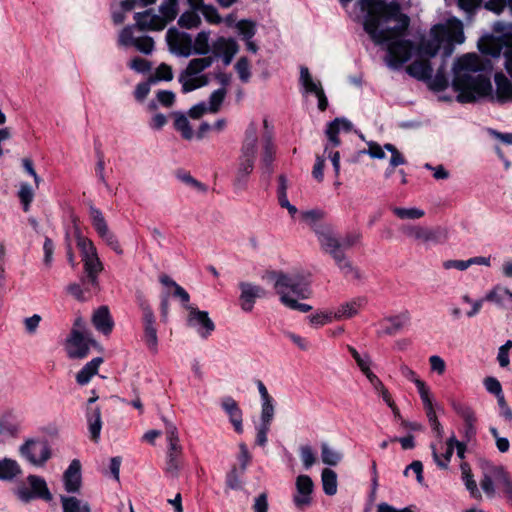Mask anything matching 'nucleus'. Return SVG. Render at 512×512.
Wrapping results in <instances>:
<instances>
[{
    "mask_svg": "<svg viewBox=\"0 0 512 512\" xmlns=\"http://www.w3.org/2000/svg\"><path fill=\"white\" fill-rule=\"evenodd\" d=\"M84 266L85 276L81 278V284H89L93 290L99 289L98 276L104 269L103 263L101 262L98 252L92 255L81 258Z\"/></svg>",
    "mask_w": 512,
    "mask_h": 512,
    "instance_id": "18",
    "label": "nucleus"
},
{
    "mask_svg": "<svg viewBox=\"0 0 512 512\" xmlns=\"http://www.w3.org/2000/svg\"><path fill=\"white\" fill-rule=\"evenodd\" d=\"M311 325L320 327L330 323L334 319V314L331 312H318L308 317Z\"/></svg>",
    "mask_w": 512,
    "mask_h": 512,
    "instance_id": "64",
    "label": "nucleus"
},
{
    "mask_svg": "<svg viewBox=\"0 0 512 512\" xmlns=\"http://www.w3.org/2000/svg\"><path fill=\"white\" fill-rule=\"evenodd\" d=\"M299 82L301 86L304 88L305 93H311V94H317L319 91H322V85L320 81H315L310 72L309 69L306 66L300 67V77Z\"/></svg>",
    "mask_w": 512,
    "mask_h": 512,
    "instance_id": "40",
    "label": "nucleus"
},
{
    "mask_svg": "<svg viewBox=\"0 0 512 512\" xmlns=\"http://www.w3.org/2000/svg\"><path fill=\"white\" fill-rule=\"evenodd\" d=\"M199 11L210 24H220L222 22V18L220 17L218 10L213 5L204 4Z\"/></svg>",
    "mask_w": 512,
    "mask_h": 512,
    "instance_id": "57",
    "label": "nucleus"
},
{
    "mask_svg": "<svg viewBox=\"0 0 512 512\" xmlns=\"http://www.w3.org/2000/svg\"><path fill=\"white\" fill-rule=\"evenodd\" d=\"M97 399L98 396L96 395L88 399L85 413L89 437L94 443H98L100 440L103 424L101 418V408L99 406H92V404L96 402Z\"/></svg>",
    "mask_w": 512,
    "mask_h": 512,
    "instance_id": "19",
    "label": "nucleus"
},
{
    "mask_svg": "<svg viewBox=\"0 0 512 512\" xmlns=\"http://www.w3.org/2000/svg\"><path fill=\"white\" fill-rule=\"evenodd\" d=\"M322 250L328 253L345 277L360 278L359 271L353 266L345 252L340 249L339 238L330 227H318L314 229Z\"/></svg>",
    "mask_w": 512,
    "mask_h": 512,
    "instance_id": "4",
    "label": "nucleus"
},
{
    "mask_svg": "<svg viewBox=\"0 0 512 512\" xmlns=\"http://www.w3.org/2000/svg\"><path fill=\"white\" fill-rule=\"evenodd\" d=\"M276 148L273 142L272 135L270 133H266L263 136V152H262V164L267 174H271L273 172V161L275 156Z\"/></svg>",
    "mask_w": 512,
    "mask_h": 512,
    "instance_id": "35",
    "label": "nucleus"
},
{
    "mask_svg": "<svg viewBox=\"0 0 512 512\" xmlns=\"http://www.w3.org/2000/svg\"><path fill=\"white\" fill-rule=\"evenodd\" d=\"M210 31H201L195 37V40H192V51L193 54L197 55H207L210 52Z\"/></svg>",
    "mask_w": 512,
    "mask_h": 512,
    "instance_id": "44",
    "label": "nucleus"
},
{
    "mask_svg": "<svg viewBox=\"0 0 512 512\" xmlns=\"http://www.w3.org/2000/svg\"><path fill=\"white\" fill-rule=\"evenodd\" d=\"M393 213L400 219H419L425 215L424 210L412 207V208H402V207H394L392 209Z\"/></svg>",
    "mask_w": 512,
    "mask_h": 512,
    "instance_id": "52",
    "label": "nucleus"
},
{
    "mask_svg": "<svg viewBox=\"0 0 512 512\" xmlns=\"http://www.w3.org/2000/svg\"><path fill=\"white\" fill-rule=\"evenodd\" d=\"M91 345H96V341L90 334L72 329L66 340L67 355L70 359H84L89 354Z\"/></svg>",
    "mask_w": 512,
    "mask_h": 512,
    "instance_id": "10",
    "label": "nucleus"
},
{
    "mask_svg": "<svg viewBox=\"0 0 512 512\" xmlns=\"http://www.w3.org/2000/svg\"><path fill=\"white\" fill-rule=\"evenodd\" d=\"M451 407L454 410V412L458 416H460L464 421L462 441H466V443L471 442L472 440L475 439L477 434V417L475 415L474 410L470 405L455 400L451 402Z\"/></svg>",
    "mask_w": 512,
    "mask_h": 512,
    "instance_id": "15",
    "label": "nucleus"
},
{
    "mask_svg": "<svg viewBox=\"0 0 512 512\" xmlns=\"http://www.w3.org/2000/svg\"><path fill=\"white\" fill-rule=\"evenodd\" d=\"M161 18L165 19L166 23L174 20L178 13V0L177 1H163L159 6Z\"/></svg>",
    "mask_w": 512,
    "mask_h": 512,
    "instance_id": "50",
    "label": "nucleus"
},
{
    "mask_svg": "<svg viewBox=\"0 0 512 512\" xmlns=\"http://www.w3.org/2000/svg\"><path fill=\"white\" fill-rule=\"evenodd\" d=\"M18 197L20 199L24 212H28L30 209V204L33 201L34 197L33 189L30 186V184L22 183L20 185Z\"/></svg>",
    "mask_w": 512,
    "mask_h": 512,
    "instance_id": "51",
    "label": "nucleus"
},
{
    "mask_svg": "<svg viewBox=\"0 0 512 512\" xmlns=\"http://www.w3.org/2000/svg\"><path fill=\"white\" fill-rule=\"evenodd\" d=\"M322 462L329 466H336L342 459V454L329 447L327 443L321 444Z\"/></svg>",
    "mask_w": 512,
    "mask_h": 512,
    "instance_id": "48",
    "label": "nucleus"
},
{
    "mask_svg": "<svg viewBox=\"0 0 512 512\" xmlns=\"http://www.w3.org/2000/svg\"><path fill=\"white\" fill-rule=\"evenodd\" d=\"M212 52V57H222L224 65H229L238 52V44L233 38L218 37L212 44Z\"/></svg>",
    "mask_w": 512,
    "mask_h": 512,
    "instance_id": "23",
    "label": "nucleus"
},
{
    "mask_svg": "<svg viewBox=\"0 0 512 512\" xmlns=\"http://www.w3.org/2000/svg\"><path fill=\"white\" fill-rule=\"evenodd\" d=\"M64 489L69 494H77L82 486L81 462L73 459L63 473Z\"/></svg>",
    "mask_w": 512,
    "mask_h": 512,
    "instance_id": "22",
    "label": "nucleus"
},
{
    "mask_svg": "<svg viewBox=\"0 0 512 512\" xmlns=\"http://www.w3.org/2000/svg\"><path fill=\"white\" fill-rule=\"evenodd\" d=\"M355 6L360 12L356 19L361 20L363 29L371 41L377 46L386 48L388 67L400 69L410 60L414 44L411 40L404 38L410 18L402 13L399 2L359 0Z\"/></svg>",
    "mask_w": 512,
    "mask_h": 512,
    "instance_id": "1",
    "label": "nucleus"
},
{
    "mask_svg": "<svg viewBox=\"0 0 512 512\" xmlns=\"http://www.w3.org/2000/svg\"><path fill=\"white\" fill-rule=\"evenodd\" d=\"M325 133L328 137L329 144L325 146V151L328 150L329 145L331 147H338L341 143L338 135L340 133L339 118H335L327 124Z\"/></svg>",
    "mask_w": 512,
    "mask_h": 512,
    "instance_id": "46",
    "label": "nucleus"
},
{
    "mask_svg": "<svg viewBox=\"0 0 512 512\" xmlns=\"http://www.w3.org/2000/svg\"><path fill=\"white\" fill-rule=\"evenodd\" d=\"M367 304L366 297L360 296L352 299L351 301L341 304L334 312V319H350L357 315L359 310Z\"/></svg>",
    "mask_w": 512,
    "mask_h": 512,
    "instance_id": "30",
    "label": "nucleus"
},
{
    "mask_svg": "<svg viewBox=\"0 0 512 512\" xmlns=\"http://www.w3.org/2000/svg\"><path fill=\"white\" fill-rule=\"evenodd\" d=\"M238 287L240 290L239 306L241 310L246 313L253 310L257 299L266 296V290L262 286L251 282L241 281Z\"/></svg>",
    "mask_w": 512,
    "mask_h": 512,
    "instance_id": "16",
    "label": "nucleus"
},
{
    "mask_svg": "<svg viewBox=\"0 0 512 512\" xmlns=\"http://www.w3.org/2000/svg\"><path fill=\"white\" fill-rule=\"evenodd\" d=\"M166 42L170 52L177 56L189 57L193 54L192 36L187 32L169 28L166 32Z\"/></svg>",
    "mask_w": 512,
    "mask_h": 512,
    "instance_id": "14",
    "label": "nucleus"
},
{
    "mask_svg": "<svg viewBox=\"0 0 512 512\" xmlns=\"http://www.w3.org/2000/svg\"><path fill=\"white\" fill-rule=\"evenodd\" d=\"M134 29L135 26H125L119 34L118 44L123 47L133 46L137 51L150 55L155 48L153 38L148 35L135 37Z\"/></svg>",
    "mask_w": 512,
    "mask_h": 512,
    "instance_id": "12",
    "label": "nucleus"
},
{
    "mask_svg": "<svg viewBox=\"0 0 512 512\" xmlns=\"http://www.w3.org/2000/svg\"><path fill=\"white\" fill-rule=\"evenodd\" d=\"M266 277L273 282L275 292L280 297V302L286 307L298 310L303 313L309 312L312 306L306 303H300L289 296L291 292L297 298L307 299L311 293L308 283L300 275H290L283 271H267Z\"/></svg>",
    "mask_w": 512,
    "mask_h": 512,
    "instance_id": "2",
    "label": "nucleus"
},
{
    "mask_svg": "<svg viewBox=\"0 0 512 512\" xmlns=\"http://www.w3.org/2000/svg\"><path fill=\"white\" fill-rule=\"evenodd\" d=\"M257 150V142L244 141L241 147V155L239 160H250L251 162H255Z\"/></svg>",
    "mask_w": 512,
    "mask_h": 512,
    "instance_id": "61",
    "label": "nucleus"
},
{
    "mask_svg": "<svg viewBox=\"0 0 512 512\" xmlns=\"http://www.w3.org/2000/svg\"><path fill=\"white\" fill-rule=\"evenodd\" d=\"M165 473L170 477H177L180 471V457L183 447L180 441L167 442Z\"/></svg>",
    "mask_w": 512,
    "mask_h": 512,
    "instance_id": "26",
    "label": "nucleus"
},
{
    "mask_svg": "<svg viewBox=\"0 0 512 512\" xmlns=\"http://www.w3.org/2000/svg\"><path fill=\"white\" fill-rule=\"evenodd\" d=\"M75 239L81 258L97 253V249L91 239L85 237L79 228H75Z\"/></svg>",
    "mask_w": 512,
    "mask_h": 512,
    "instance_id": "43",
    "label": "nucleus"
},
{
    "mask_svg": "<svg viewBox=\"0 0 512 512\" xmlns=\"http://www.w3.org/2000/svg\"><path fill=\"white\" fill-rule=\"evenodd\" d=\"M512 46V24L497 21L492 26V33L486 34L478 41V48L483 54L497 57L503 47Z\"/></svg>",
    "mask_w": 512,
    "mask_h": 512,
    "instance_id": "6",
    "label": "nucleus"
},
{
    "mask_svg": "<svg viewBox=\"0 0 512 512\" xmlns=\"http://www.w3.org/2000/svg\"><path fill=\"white\" fill-rule=\"evenodd\" d=\"M226 96V89L219 88L212 92L209 97V110L211 112H218Z\"/></svg>",
    "mask_w": 512,
    "mask_h": 512,
    "instance_id": "58",
    "label": "nucleus"
},
{
    "mask_svg": "<svg viewBox=\"0 0 512 512\" xmlns=\"http://www.w3.org/2000/svg\"><path fill=\"white\" fill-rule=\"evenodd\" d=\"M485 299L487 302L494 303L502 308L505 307L506 303L512 301V291L498 284L486 293Z\"/></svg>",
    "mask_w": 512,
    "mask_h": 512,
    "instance_id": "33",
    "label": "nucleus"
},
{
    "mask_svg": "<svg viewBox=\"0 0 512 512\" xmlns=\"http://www.w3.org/2000/svg\"><path fill=\"white\" fill-rule=\"evenodd\" d=\"M406 71L410 76L422 81L430 80L433 76V68L429 60H415Z\"/></svg>",
    "mask_w": 512,
    "mask_h": 512,
    "instance_id": "32",
    "label": "nucleus"
},
{
    "mask_svg": "<svg viewBox=\"0 0 512 512\" xmlns=\"http://www.w3.org/2000/svg\"><path fill=\"white\" fill-rule=\"evenodd\" d=\"M134 19L135 24H132L131 26H135V29L140 31H160L166 26L165 19L161 18L160 15L155 14L152 9L135 13Z\"/></svg>",
    "mask_w": 512,
    "mask_h": 512,
    "instance_id": "21",
    "label": "nucleus"
},
{
    "mask_svg": "<svg viewBox=\"0 0 512 512\" xmlns=\"http://www.w3.org/2000/svg\"><path fill=\"white\" fill-rule=\"evenodd\" d=\"M296 493L293 496V503L298 509H304L312 503L314 484L310 476L299 475L296 478Z\"/></svg>",
    "mask_w": 512,
    "mask_h": 512,
    "instance_id": "20",
    "label": "nucleus"
},
{
    "mask_svg": "<svg viewBox=\"0 0 512 512\" xmlns=\"http://www.w3.org/2000/svg\"><path fill=\"white\" fill-rule=\"evenodd\" d=\"M21 473L22 470L17 461L10 458L0 460V480L12 481Z\"/></svg>",
    "mask_w": 512,
    "mask_h": 512,
    "instance_id": "39",
    "label": "nucleus"
},
{
    "mask_svg": "<svg viewBox=\"0 0 512 512\" xmlns=\"http://www.w3.org/2000/svg\"><path fill=\"white\" fill-rule=\"evenodd\" d=\"M496 472V476L502 480L503 491L512 504V478L506 469H497Z\"/></svg>",
    "mask_w": 512,
    "mask_h": 512,
    "instance_id": "60",
    "label": "nucleus"
},
{
    "mask_svg": "<svg viewBox=\"0 0 512 512\" xmlns=\"http://www.w3.org/2000/svg\"><path fill=\"white\" fill-rule=\"evenodd\" d=\"M483 477L480 481V486L488 498H494L496 494L494 481L502 486V480L496 476L497 469H505L501 465H493L487 463L486 467L483 468Z\"/></svg>",
    "mask_w": 512,
    "mask_h": 512,
    "instance_id": "27",
    "label": "nucleus"
},
{
    "mask_svg": "<svg viewBox=\"0 0 512 512\" xmlns=\"http://www.w3.org/2000/svg\"><path fill=\"white\" fill-rule=\"evenodd\" d=\"M235 70L242 82L247 83L251 77L249 60L241 57L235 64Z\"/></svg>",
    "mask_w": 512,
    "mask_h": 512,
    "instance_id": "59",
    "label": "nucleus"
},
{
    "mask_svg": "<svg viewBox=\"0 0 512 512\" xmlns=\"http://www.w3.org/2000/svg\"><path fill=\"white\" fill-rule=\"evenodd\" d=\"M449 29L442 24L435 25L431 28L430 39L421 41L419 45V54L433 58L437 55L440 48L444 47V54L449 56L453 51L450 44Z\"/></svg>",
    "mask_w": 512,
    "mask_h": 512,
    "instance_id": "7",
    "label": "nucleus"
},
{
    "mask_svg": "<svg viewBox=\"0 0 512 512\" xmlns=\"http://www.w3.org/2000/svg\"><path fill=\"white\" fill-rule=\"evenodd\" d=\"M254 169V163L250 160H239L237 176L234 180L235 190H244L247 187L248 177Z\"/></svg>",
    "mask_w": 512,
    "mask_h": 512,
    "instance_id": "38",
    "label": "nucleus"
},
{
    "mask_svg": "<svg viewBox=\"0 0 512 512\" xmlns=\"http://www.w3.org/2000/svg\"><path fill=\"white\" fill-rule=\"evenodd\" d=\"M92 323L96 330L108 335L112 332L114 321L107 306H100L92 316Z\"/></svg>",
    "mask_w": 512,
    "mask_h": 512,
    "instance_id": "31",
    "label": "nucleus"
},
{
    "mask_svg": "<svg viewBox=\"0 0 512 512\" xmlns=\"http://www.w3.org/2000/svg\"><path fill=\"white\" fill-rule=\"evenodd\" d=\"M19 450L22 457L35 466H43L51 457V449L46 441L29 439Z\"/></svg>",
    "mask_w": 512,
    "mask_h": 512,
    "instance_id": "11",
    "label": "nucleus"
},
{
    "mask_svg": "<svg viewBox=\"0 0 512 512\" xmlns=\"http://www.w3.org/2000/svg\"><path fill=\"white\" fill-rule=\"evenodd\" d=\"M452 87L458 93L456 99L460 103H473L492 91L490 78L481 73H454Z\"/></svg>",
    "mask_w": 512,
    "mask_h": 512,
    "instance_id": "3",
    "label": "nucleus"
},
{
    "mask_svg": "<svg viewBox=\"0 0 512 512\" xmlns=\"http://www.w3.org/2000/svg\"><path fill=\"white\" fill-rule=\"evenodd\" d=\"M483 384L487 392L493 394L496 398L504 394L501 383L493 376L486 377Z\"/></svg>",
    "mask_w": 512,
    "mask_h": 512,
    "instance_id": "62",
    "label": "nucleus"
},
{
    "mask_svg": "<svg viewBox=\"0 0 512 512\" xmlns=\"http://www.w3.org/2000/svg\"><path fill=\"white\" fill-rule=\"evenodd\" d=\"M27 482L30 488L26 486H20L17 488L15 494L24 503H29L34 499H40L46 502H50L53 499L52 493L50 492L45 479L38 475H29Z\"/></svg>",
    "mask_w": 512,
    "mask_h": 512,
    "instance_id": "9",
    "label": "nucleus"
},
{
    "mask_svg": "<svg viewBox=\"0 0 512 512\" xmlns=\"http://www.w3.org/2000/svg\"><path fill=\"white\" fill-rule=\"evenodd\" d=\"M19 424L11 415H4L0 418V435L17 437Z\"/></svg>",
    "mask_w": 512,
    "mask_h": 512,
    "instance_id": "45",
    "label": "nucleus"
},
{
    "mask_svg": "<svg viewBox=\"0 0 512 512\" xmlns=\"http://www.w3.org/2000/svg\"><path fill=\"white\" fill-rule=\"evenodd\" d=\"M300 458L305 469H310L316 461L315 453L309 445H303L300 447Z\"/></svg>",
    "mask_w": 512,
    "mask_h": 512,
    "instance_id": "63",
    "label": "nucleus"
},
{
    "mask_svg": "<svg viewBox=\"0 0 512 512\" xmlns=\"http://www.w3.org/2000/svg\"><path fill=\"white\" fill-rule=\"evenodd\" d=\"M494 81L497 101L499 103L512 101V82L503 73H496Z\"/></svg>",
    "mask_w": 512,
    "mask_h": 512,
    "instance_id": "34",
    "label": "nucleus"
},
{
    "mask_svg": "<svg viewBox=\"0 0 512 512\" xmlns=\"http://www.w3.org/2000/svg\"><path fill=\"white\" fill-rule=\"evenodd\" d=\"M178 180L183 182L184 184L193 187L197 191L205 193L207 191V187L205 184L201 183L197 179L191 176L190 173L185 171H178L176 174Z\"/></svg>",
    "mask_w": 512,
    "mask_h": 512,
    "instance_id": "56",
    "label": "nucleus"
},
{
    "mask_svg": "<svg viewBox=\"0 0 512 512\" xmlns=\"http://www.w3.org/2000/svg\"><path fill=\"white\" fill-rule=\"evenodd\" d=\"M199 10L185 11L181 14L178 19V25L182 28L192 29L196 28L201 24L200 16L198 15Z\"/></svg>",
    "mask_w": 512,
    "mask_h": 512,
    "instance_id": "47",
    "label": "nucleus"
},
{
    "mask_svg": "<svg viewBox=\"0 0 512 512\" xmlns=\"http://www.w3.org/2000/svg\"><path fill=\"white\" fill-rule=\"evenodd\" d=\"M214 61L215 58L212 56L190 60L187 67L180 73L178 78L182 86V92L188 93L206 86L209 83V78L207 75L200 73L211 67Z\"/></svg>",
    "mask_w": 512,
    "mask_h": 512,
    "instance_id": "5",
    "label": "nucleus"
},
{
    "mask_svg": "<svg viewBox=\"0 0 512 512\" xmlns=\"http://www.w3.org/2000/svg\"><path fill=\"white\" fill-rule=\"evenodd\" d=\"M274 418V400L261 401L260 423L271 425Z\"/></svg>",
    "mask_w": 512,
    "mask_h": 512,
    "instance_id": "55",
    "label": "nucleus"
},
{
    "mask_svg": "<svg viewBox=\"0 0 512 512\" xmlns=\"http://www.w3.org/2000/svg\"><path fill=\"white\" fill-rule=\"evenodd\" d=\"M402 231L409 237L424 243H439L445 238L440 229H428L420 226L406 225L403 226Z\"/></svg>",
    "mask_w": 512,
    "mask_h": 512,
    "instance_id": "25",
    "label": "nucleus"
},
{
    "mask_svg": "<svg viewBox=\"0 0 512 512\" xmlns=\"http://www.w3.org/2000/svg\"><path fill=\"white\" fill-rule=\"evenodd\" d=\"M483 70V63L478 55L470 53L459 57L455 63L454 73L474 74Z\"/></svg>",
    "mask_w": 512,
    "mask_h": 512,
    "instance_id": "29",
    "label": "nucleus"
},
{
    "mask_svg": "<svg viewBox=\"0 0 512 512\" xmlns=\"http://www.w3.org/2000/svg\"><path fill=\"white\" fill-rule=\"evenodd\" d=\"M461 478L464 482L466 489L469 491L470 496L474 499L480 500L482 495L477 487V483L474 480V476L469 463L462 462L460 464Z\"/></svg>",
    "mask_w": 512,
    "mask_h": 512,
    "instance_id": "37",
    "label": "nucleus"
},
{
    "mask_svg": "<svg viewBox=\"0 0 512 512\" xmlns=\"http://www.w3.org/2000/svg\"><path fill=\"white\" fill-rule=\"evenodd\" d=\"M321 481L323 491L328 496H333L337 493V474L329 468L323 469L321 473Z\"/></svg>",
    "mask_w": 512,
    "mask_h": 512,
    "instance_id": "42",
    "label": "nucleus"
},
{
    "mask_svg": "<svg viewBox=\"0 0 512 512\" xmlns=\"http://www.w3.org/2000/svg\"><path fill=\"white\" fill-rule=\"evenodd\" d=\"M189 314L187 325L194 328L202 339H207L215 330V324L207 311L199 310L191 305H186Z\"/></svg>",
    "mask_w": 512,
    "mask_h": 512,
    "instance_id": "13",
    "label": "nucleus"
},
{
    "mask_svg": "<svg viewBox=\"0 0 512 512\" xmlns=\"http://www.w3.org/2000/svg\"><path fill=\"white\" fill-rule=\"evenodd\" d=\"M416 388L422 400L425 411L434 409L430 389L426 383L424 381H418Z\"/></svg>",
    "mask_w": 512,
    "mask_h": 512,
    "instance_id": "54",
    "label": "nucleus"
},
{
    "mask_svg": "<svg viewBox=\"0 0 512 512\" xmlns=\"http://www.w3.org/2000/svg\"><path fill=\"white\" fill-rule=\"evenodd\" d=\"M243 474L240 469L232 467L226 475V487L231 490H240L242 488L241 475Z\"/></svg>",
    "mask_w": 512,
    "mask_h": 512,
    "instance_id": "53",
    "label": "nucleus"
},
{
    "mask_svg": "<svg viewBox=\"0 0 512 512\" xmlns=\"http://www.w3.org/2000/svg\"><path fill=\"white\" fill-rule=\"evenodd\" d=\"M221 407L229 416V420L233 425L235 432L238 434L243 433V413L238 403L232 397L226 396L222 399Z\"/></svg>",
    "mask_w": 512,
    "mask_h": 512,
    "instance_id": "28",
    "label": "nucleus"
},
{
    "mask_svg": "<svg viewBox=\"0 0 512 512\" xmlns=\"http://www.w3.org/2000/svg\"><path fill=\"white\" fill-rule=\"evenodd\" d=\"M103 361L102 357H96L87 362L76 374V382L82 386L88 384L92 377L98 373L99 366Z\"/></svg>",
    "mask_w": 512,
    "mask_h": 512,
    "instance_id": "36",
    "label": "nucleus"
},
{
    "mask_svg": "<svg viewBox=\"0 0 512 512\" xmlns=\"http://www.w3.org/2000/svg\"><path fill=\"white\" fill-rule=\"evenodd\" d=\"M410 322V314L408 311H403L398 315L384 317L379 321V329L377 336H394L400 333L406 325Z\"/></svg>",
    "mask_w": 512,
    "mask_h": 512,
    "instance_id": "17",
    "label": "nucleus"
},
{
    "mask_svg": "<svg viewBox=\"0 0 512 512\" xmlns=\"http://www.w3.org/2000/svg\"><path fill=\"white\" fill-rule=\"evenodd\" d=\"M143 341L152 354L158 353V335L156 328V317L154 312L142 315Z\"/></svg>",
    "mask_w": 512,
    "mask_h": 512,
    "instance_id": "24",
    "label": "nucleus"
},
{
    "mask_svg": "<svg viewBox=\"0 0 512 512\" xmlns=\"http://www.w3.org/2000/svg\"><path fill=\"white\" fill-rule=\"evenodd\" d=\"M89 216L91 224L97 235L110 247L116 254L122 255L123 249L118 241L117 236L109 229L107 221L102 211L94 206L92 203L89 204Z\"/></svg>",
    "mask_w": 512,
    "mask_h": 512,
    "instance_id": "8",
    "label": "nucleus"
},
{
    "mask_svg": "<svg viewBox=\"0 0 512 512\" xmlns=\"http://www.w3.org/2000/svg\"><path fill=\"white\" fill-rule=\"evenodd\" d=\"M63 512H91L90 506L74 496H60Z\"/></svg>",
    "mask_w": 512,
    "mask_h": 512,
    "instance_id": "41",
    "label": "nucleus"
},
{
    "mask_svg": "<svg viewBox=\"0 0 512 512\" xmlns=\"http://www.w3.org/2000/svg\"><path fill=\"white\" fill-rule=\"evenodd\" d=\"M174 127L179 131L184 139L190 140L193 137V130L190 126L189 120L183 114H177Z\"/></svg>",
    "mask_w": 512,
    "mask_h": 512,
    "instance_id": "49",
    "label": "nucleus"
}]
</instances>
